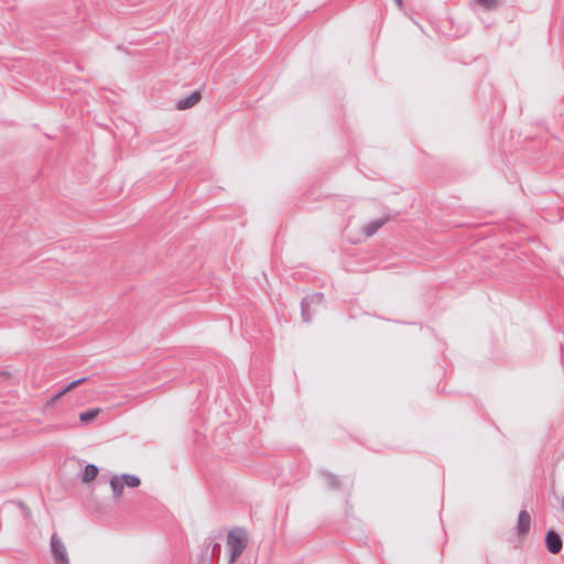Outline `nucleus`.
<instances>
[{"label":"nucleus","mask_w":564,"mask_h":564,"mask_svg":"<svg viewBox=\"0 0 564 564\" xmlns=\"http://www.w3.org/2000/svg\"><path fill=\"white\" fill-rule=\"evenodd\" d=\"M227 544L230 549L229 562L234 563L242 554L247 546L245 532L242 530L230 531L227 536Z\"/></svg>","instance_id":"nucleus-1"},{"label":"nucleus","mask_w":564,"mask_h":564,"mask_svg":"<svg viewBox=\"0 0 564 564\" xmlns=\"http://www.w3.org/2000/svg\"><path fill=\"white\" fill-rule=\"evenodd\" d=\"M51 549L55 564H68L66 547L56 534L51 538Z\"/></svg>","instance_id":"nucleus-2"},{"label":"nucleus","mask_w":564,"mask_h":564,"mask_svg":"<svg viewBox=\"0 0 564 564\" xmlns=\"http://www.w3.org/2000/svg\"><path fill=\"white\" fill-rule=\"evenodd\" d=\"M324 295L322 293H315L313 295L306 296L301 302V313L304 322H310L312 318V314L310 312V306L313 304H321L323 302Z\"/></svg>","instance_id":"nucleus-3"},{"label":"nucleus","mask_w":564,"mask_h":564,"mask_svg":"<svg viewBox=\"0 0 564 564\" xmlns=\"http://www.w3.org/2000/svg\"><path fill=\"white\" fill-rule=\"evenodd\" d=\"M545 545L550 553L558 554L563 546L562 538L554 530H550L545 535Z\"/></svg>","instance_id":"nucleus-4"},{"label":"nucleus","mask_w":564,"mask_h":564,"mask_svg":"<svg viewBox=\"0 0 564 564\" xmlns=\"http://www.w3.org/2000/svg\"><path fill=\"white\" fill-rule=\"evenodd\" d=\"M202 98L198 90L193 91L188 97L182 98L176 104V109L186 110L195 106Z\"/></svg>","instance_id":"nucleus-5"},{"label":"nucleus","mask_w":564,"mask_h":564,"mask_svg":"<svg viewBox=\"0 0 564 564\" xmlns=\"http://www.w3.org/2000/svg\"><path fill=\"white\" fill-rule=\"evenodd\" d=\"M531 525V516L528 511L522 510L518 517V532L520 535L527 534Z\"/></svg>","instance_id":"nucleus-6"},{"label":"nucleus","mask_w":564,"mask_h":564,"mask_svg":"<svg viewBox=\"0 0 564 564\" xmlns=\"http://www.w3.org/2000/svg\"><path fill=\"white\" fill-rule=\"evenodd\" d=\"M87 380V378H80L77 380L72 381L68 386H66L64 389H62L58 393H56L50 401V403L56 402L61 397H63L66 392L75 389L79 384L84 383Z\"/></svg>","instance_id":"nucleus-7"},{"label":"nucleus","mask_w":564,"mask_h":564,"mask_svg":"<svg viewBox=\"0 0 564 564\" xmlns=\"http://www.w3.org/2000/svg\"><path fill=\"white\" fill-rule=\"evenodd\" d=\"M97 475H98L97 466L94 465V464H88V465L85 466V468L83 470L82 481L83 482H89L93 479H95Z\"/></svg>","instance_id":"nucleus-8"},{"label":"nucleus","mask_w":564,"mask_h":564,"mask_svg":"<svg viewBox=\"0 0 564 564\" xmlns=\"http://www.w3.org/2000/svg\"><path fill=\"white\" fill-rule=\"evenodd\" d=\"M99 413H100V409H98V408L89 409L79 414V420L83 424H88V423L93 422L98 416Z\"/></svg>","instance_id":"nucleus-9"},{"label":"nucleus","mask_w":564,"mask_h":564,"mask_svg":"<svg viewBox=\"0 0 564 564\" xmlns=\"http://www.w3.org/2000/svg\"><path fill=\"white\" fill-rule=\"evenodd\" d=\"M110 487L112 489L113 496L118 498L122 494L124 482L122 481V478L115 476L110 480Z\"/></svg>","instance_id":"nucleus-10"},{"label":"nucleus","mask_w":564,"mask_h":564,"mask_svg":"<svg viewBox=\"0 0 564 564\" xmlns=\"http://www.w3.org/2000/svg\"><path fill=\"white\" fill-rule=\"evenodd\" d=\"M384 224V220L383 219H377V220H373L371 223H369L368 225L365 226L364 228V232L366 236L370 237L372 236L373 234L377 232V230Z\"/></svg>","instance_id":"nucleus-11"},{"label":"nucleus","mask_w":564,"mask_h":564,"mask_svg":"<svg viewBox=\"0 0 564 564\" xmlns=\"http://www.w3.org/2000/svg\"><path fill=\"white\" fill-rule=\"evenodd\" d=\"M324 480L329 489H336L339 486V479L336 475L328 471L322 473Z\"/></svg>","instance_id":"nucleus-12"},{"label":"nucleus","mask_w":564,"mask_h":564,"mask_svg":"<svg viewBox=\"0 0 564 564\" xmlns=\"http://www.w3.org/2000/svg\"><path fill=\"white\" fill-rule=\"evenodd\" d=\"M120 478L128 487L134 488L140 485V479L137 476L124 474Z\"/></svg>","instance_id":"nucleus-13"},{"label":"nucleus","mask_w":564,"mask_h":564,"mask_svg":"<svg viewBox=\"0 0 564 564\" xmlns=\"http://www.w3.org/2000/svg\"><path fill=\"white\" fill-rule=\"evenodd\" d=\"M479 6L487 10H492L498 7L499 0H475Z\"/></svg>","instance_id":"nucleus-14"},{"label":"nucleus","mask_w":564,"mask_h":564,"mask_svg":"<svg viewBox=\"0 0 564 564\" xmlns=\"http://www.w3.org/2000/svg\"><path fill=\"white\" fill-rule=\"evenodd\" d=\"M221 551V545L219 543H215L212 547V555L219 557Z\"/></svg>","instance_id":"nucleus-15"},{"label":"nucleus","mask_w":564,"mask_h":564,"mask_svg":"<svg viewBox=\"0 0 564 564\" xmlns=\"http://www.w3.org/2000/svg\"><path fill=\"white\" fill-rule=\"evenodd\" d=\"M394 1H395V3H397L399 7H401V6H402V0H394Z\"/></svg>","instance_id":"nucleus-16"},{"label":"nucleus","mask_w":564,"mask_h":564,"mask_svg":"<svg viewBox=\"0 0 564 564\" xmlns=\"http://www.w3.org/2000/svg\"><path fill=\"white\" fill-rule=\"evenodd\" d=\"M562 505H563V508H564V498H563Z\"/></svg>","instance_id":"nucleus-17"}]
</instances>
